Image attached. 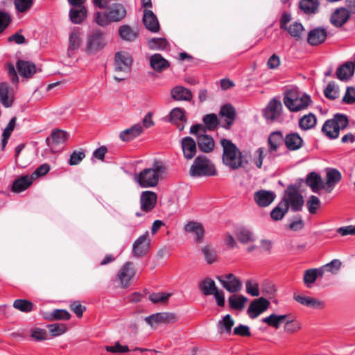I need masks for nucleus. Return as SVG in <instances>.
<instances>
[{
  "label": "nucleus",
  "instance_id": "nucleus-1",
  "mask_svg": "<svg viewBox=\"0 0 355 355\" xmlns=\"http://www.w3.org/2000/svg\"><path fill=\"white\" fill-rule=\"evenodd\" d=\"M166 167L162 162L156 160L152 167L144 168L135 175V180L144 188L154 187L159 182V176L164 174Z\"/></svg>",
  "mask_w": 355,
  "mask_h": 355
},
{
  "label": "nucleus",
  "instance_id": "nucleus-2",
  "mask_svg": "<svg viewBox=\"0 0 355 355\" xmlns=\"http://www.w3.org/2000/svg\"><path fill=\"white\" fill-rule=\"evenodd\" d=\"M261 321L276 329H278L281 324L284 323V330L287 334L296 333L302 328L301 322L291 314L277 315L272 313L263 318Z\"/></svg>",
  "mask_w": 355,
  "mask_h": 355
},
{
  "label": "nucleus",
  "instance_id": "nucleus-3",
  "mask_svg": "<svg viewBox=\"0 0 355 355\" xmlns=\"http://www.w3.org/2000/svg\"><path fill=\"white\" fill-rule=\"evenodd\" d=\"M220 144L223 148V163L234 170L241 167L243 165L242 155L237 146L227 139H221Z\"/></svg>",
  "mask_w": 355,
  "mask_h": 355
},
{
  "label": "nucleus",
  "instance_id": "nucleus-4",
  "mask_svg": "<svg viewBox=\"0 0 355 355\" xmlns=\"http://www.w3.org/2000/svg\"><path fill=\"white\" fill-rule=\"evenodd\" d=\"M283 102L290 112H297L307 109L312 100L306 94H300L296 90L291 89L284 93Z\"/></svg>",
  "mask_w": 355,
  "mask_h": 355
},
{
  "label": "nucleus",
  "instance_id": "nucleus-5",
  "mask_svg": "<svg viewBox=\"0 0 355 355\" xmlns=\"http://www.w3.org/2000/svg\"><path fill=\"white\" fill-rule=\"evenodd\" d=\"M348 125V119L343 114H336L334 119L325 121L322 128V132L329 139H336L340 130Z\"/></svg>",
  "mask_w": 355,
  "mask_h": 355
},
{
  "label": "nucleus",
  "instance_id": "nucleus-6",
  "mask_svg": "<svg viewBox=\"0 0 355 355\" xmlns=\"http://www.w3.org/2000/svg\"><path fill=\"white\" fill-rule=\"evenodd\" d=\"M216 173L214 165L205 155L198 156L189 171V174L192 177L212 176Z\"/></svg>",
  "mask_w": 355,
  "mask_h": 355
},
{
  "label": "nucleus",
  "instance_id": "nucleus-7",
  "mask_svg": "<svg viewBox=\"0 0 355 355\" xmlns=\"http://www.w3.org/2000/svg\"><path fill=\"white\" fill-rule=\"evenodd\" d=\"M282 201L285 202L288 209L291 207L293 211H301L304 202L302 195L298 191V187L295 185H289L287 187Z\"/></svg>",
  "mask_w": 355,
  "mask_h": 355
},
{
  "label": "nucleus",
  "instance_id": "nucleus-8",
  "mask_svg": "<svg viewBox=\"0 0 355 355\" xmlns=\"http://www.w3.org/2000/svg\"><path fill=\"white\" fill-rule=\"evenodd\" d=\"M106 44L103 33L101 30H96L87 36L86 51L89 54H95L102 50Z\"/></svg>",
  "mask_w": 355,
  "mask_h": 355
},
{
  "label": "nucleus",
  "instance_id": "nucleus-9",
  "mask_svg": "<svg viewBox=\"0 0 355 355\" xmlns=\"http://www.w3.org/2000/svg\"><path fill=\"white\" fill-rule=\"evenodd\" d=\"M178 317L174 313L162 312L152 314L145 318L146 322L151 327L160 324H172L177 322Z\"/></svg>",
  "mask_w": 355,
  "mask_h": 355
},
{
  "label": "nucleus",
  "instance_id": "nucleus-10",
  "mask_svg": "<svg viewBox=\"0 0 355 355\" xmlns=\"http://www.w3.org/2000/svg\"><path fill=\"white\" fill-rule=\"evenodd\" d=\"M217 279L222 286L230 293H236L242 288L241 281L232 273L218 276Z\"/></svg>",
  "mask_w": 355,
  "mask_h": 355
},
{
  "label": "nucleus",
  "instance_id": "nucleus-11",
  "mask_svg": "<svg viewBox=\"0 0 355 355\" xmlns=\"http://www.w3.org/2000/svg\"><path fill=\"white\" fill-rule=\"evenodd\" d=\"M135 275V270L132 262H127L120 269L117 278L120 282L121 287L127 288L130 286L131 280Z\"/></svg>",
  "mask_w": 355,
  "mask_h": 355
},
{
  "label": "nucleus",
  "instance_id": "nucleus-12",
  "mask_svg": "<svg viewBox=\"0 0 355 355\" xmlns=\"http://www.w3.org/2000/svg\"><path fill=\"white\" fill-rule=\"evenodd\" d=\"M150 246V239L148 232L139 236L133 243L132 253L136 257H141L145 255Z\"/></svg>",
  "mask_w": 355,
  "mask_h": 355
},
{
  "label": "nucleus",
  "instance_id": "nucleus-13",
  "mask_svg": "<svg viewBox=\"0 0 355 355\" xmlns=\"http://www.w3.org/2000/svg\"><path fill=\"white\" fill-rule=\"evenodd\" d=\"M270 306V302L264 298L259 297L253 300L248 309V313L250 318H256L261 313L266 311Z\"/></svg>",
  "mask_w": 355,
  "mask_h": 355
},
{
  "label": "nucleus",
  "instance_id": "nucleus-14",
  "mask_svg": "<svg viewBox=\"0 0 355 355\" xmlns=\"http://www.w3.org/2000/svg\"><path fill=\"white\" fill-rule=\"evenodd\" d=\"M219 116L225 118L224 120L220 121V125L222 128L228 130L231 128L235 120V109L230 104L224 105L220 110Z\"/></svg>",
  "mask_w": 355,
  "mask_h": 355
},
{
  "label": "nucleus",
  "instance_id": "nucleus-15",
  "mask_svg": "<svg viewBox=\"0 0 355 355\" xmlns=\"http://www.w3.org/2000/svg\"><path fill=\"white\" fill-rule=\"evenodd\" d=\"M350 18V12L345 8H336L330 15V23L336 28L342 27Z\"/></svg>",
  "mask_w": 355,
  "mask_h": 355
},
{
  "label": "nucleus",
  "instance_id": "nucleus-16",
  "mask_svg": "<svg viewBox=\"0 0 355 355\" xmlns=\"http://www.w3.org/2000/svg\"><path fill=\"white\" fill-rule=\"evenodd\" d=\"M132 57L125 51L118 52L115 55L114 68L116 71L128 72L132 64Z\"/></svg>",
  "mask_w": 355,
  "mask_h": 355
},
{
  "label": "nucleus",
  "instance_id": "nucleus-17",
  "mask_svg": "<svg viewBox=\"0 0 355 355\" xmlns=\"http://www.w3.org/2000/svg\"><path fill=\"white\" fill-rule=\"evenodd\" d=\"M276 194L274 191L261 189L254 193V200L260 207L269 206L275 199Z\"/></svg>",
  "mask_w": 355,
  "mask_h": 355
},
{
  "label": "nucleus",
  "instance_id": "nucleus-18",
  "mask_svg": "<svg viewBox=\"0 0 355 355\" xmlns=\"http://www.w3.org/2000/svg\"><path fill=\"white\" fill-rule=\"evenodd\" d=\"M68 133L62 130L53 131L51 134V138L47 137L46 143L53 152L56 150L58 146L64 144L68 139Z\"/></svg>",
  "mask_w": 355,
  "mask_h": 355
},
{
  "label": "nucleus",
  "instance_id": "nucleus-19",
  "mask_svg": "<svg viewBox=\"0 0 355 355\" xmlns=\"http://www.w3.org/2000/svg\"><path fill=\"white\" fill-rule=\"evenodd\" d=\"M282 104L279 99L274 98L270 101L265 110V116L271 121L277 120L282 114Z\"/></svg>",
  "mask_w": 355,
  "mask_h": 355
},
{
  "label": "nucleus",
  "instance_id": "nucleus-20",
  "mask_svg": "<svg viewBox=\"0 0 355 355\" xmlns=\"http://www.w3.org/2000/svg\"><path fill=\"white\" fill-rule=\"evenodd\" d=\"M342 175L336 168H327L326 171V181L324 184V189L330 193L335 186L341 180Z\"/></svg>",
  "mask_w": 355,
  "mask_h": 355
},
{
  "label": "nucleus",
  "instance_id": "nucleus-21",
  "mask_svg": "<svg viewBox=\"0 0 355 355\" xmlns=\"http://www.w3.org/2000/svg\"><path fill=\"white\" fill-rule=\"evenodd\" d=\"M327 36V31L324 28L317 27L308 33L307 42L311 46H317L323 43Z\"/></svg>",
  "mask_w": 355,
  "mask_h": 355
},
{
  "label": "nucleus",
  "instance_id": "nucleus-22",
  "mask_svg": "<svg viewBox=\"0 0 355 355\" xmlns=\"http://www.w3.org/2000/svg\"><path fill=\"white\" fill-rule=\"evenodd\" d=\"M157 202V195L150 191L142 192L140 198L141 209L145 212L151 211Z\"/></svg>",
  "mask_w": 355,
  "mask_h": 355
},
{
  "label": "nucleus",
  "instance_id": "nucleus-23",
  "mask_svg": "<svg viewBox=\"0 0 355 355\" xmlns=\"http://www.w3.org/2000/svg\"><path fill=\"white\" fill-rule=\"evenodd\" d=\"M110 19L112 22H119L122 21L126 16L127 12L121 3H113L107 10Z\"/></svg>",
  "mask_w": 355,
  "mask_h": 355
},
{
  "label": "nucleus",
  "instance_id": "nucleus-24",
  "mask_svg": "<svg viewBox=\"0 0 355 355\" xmlns=\"http://www.w3.org/2000/svg\"><path fill=\"white\" fill-rule=\"evenodd\" d=\"M181 146L184 157L187 159H191L196 154L197 146L196 141L190 137H186L182 139Z\"/></svg>",
  "mask_w": 355,
  "mask_h": 355
},
{
  "label": "nucleus",
  "instance_id": "nucleus-25",
  "mask_svg": "<svg viewBox=\"0 0 355 355\" xmlns=\"http://www.w3.org/2000/svg\"><path fill=\"white\" fill-rule=\"evenodd\" d=\"M143 22L146 28L151 32L157 33L159 30V24L155 15L150 10H145Z\"/></svg>",
  "mask_w": 355,
  "mask_h": 355
},
{
  "label": "nucleus",
  "instance_id": "nucleus-26",
  "mask_svg": "<svg viewBox=\"0 0 355 355\" xmlns=\"http://www.w3.org/2000/svg\"><path fill=\"white\" fill-rule=\"evenodd\" d=\"M284 143L289 150H297L303 146L304 141L298 133L292 132L285 136Z\"/></svg>",
  "mask_w": 355,
  "mask_h": 355
},
{
  "label": "nucleus",
  "instance_id": "nucleus-27",
  "mask_svg": "<svg viewBox=\"0 0 355 355\" xmlns=\"http://www.w3.org/2000/svg\"><path fill=\"white\" fill-rule=\"evenodd\" d=\"M354 69V62H347L337 69L336 76L340 80L347 81L353 76Z\"/></svg>",
  "mask_w": 355,
  "mask_h": 355
},
{
  "label": "nucleus",
  "instance_id": "nucleus-28",
  "mask_svg": "<svg viewBox=\"0 0 355 355\" xmlns=\"http://www.w3.org/2000/svg\"><path fill=\"white\" fill-rule=\"evenodd\" d=\"M306 183L314 193H318L324 189L321 176L315 172H311L308 174Z\"/></svg>",
  "mask_w": 355,
  "mask_h": 355
},
{
  "label": "nucleus",
  "instance_id": "nucleus-29",
  "mask_svg": "<svg viewBox=\"0 0 355 355\" xmlns=\"http://www.w3.org/2000/svg\"><path fill=\"white\" fill-rule=\"evenodd\" d=\"M119 35L123 40L132 42L138 37L139 31L130 25L124 24L119 28Z\"/></svg>",
  "mask_w": 355,
  "mask_h": 355
},
{
  "label": "nucleus",
  "instance_id": "nucleus-30",
  "mask_svg": "<svg viewBox=\"0 0 355 355\" xmlns=\"http://www.w3.org/2000/svg\"><path fill=\"white\" fill-rule=\"evenodd\" d=\"M33 181L31 175H23L13 182L12 191L15 193L22 192L27 189Z\"/></svg>",
  "mask_w": 355,
  "mask_h": 355
},
{
  "label": "nucleus",
  "instance_id": "nucleus-31",
  "mask_svg": "<svg viewBox=\"0 0 355 355\" xmlns=\"http://www.w3.org/2000/svg\"><path fill=\"white\" fill-rule=\"evenodd\" d=\"M294 299L297 302L308 307L322 309L324 306V303L322 301L304 295H295Z\"/></svg>",
  "mask_w": 355,
  "mask_h": 355
},
{
  "label": "nucleus",
  "instance_id": "nucleus-32",
  "mask_svg": "<svg viewBox=\"0 0 355 355\" xmlns=\"http://www.w3.org/2000/svg\"><path fill=\"white\" fill-rule=\"evenodd\" d=\"M150 65L156 71L161 72L169 67V62L160 54L155 53L150 57Z\"/></svg>",
  "mask_w": 355,
  "mask_h": 355
},
{
  "label": "nucleus",
  "instance_id": "nucleus-33",
  "mask_svg": "<svg viewBox=\"0 0 355 355\" xmlns=\"http://www.w3.org/2000/svg\"><path fill=\"white\" fill-rule=\"evenodd\" d=\"M171 96L175 101H189L192 99L193 95L191 92L182 86H176L171 90Z\"/></svg>",
  "mask_w": 355,
  "mask_h": 355
},
{
  "label": "nucleus",
  "instance_id": "nucleus-34",
  "mask_svg": "<svg viewBox=\"0 0 355 355\" xmlns=\"http://www.w3.org/2000/svg\"><path fill=\"white\" fill-rule=\"evenodd\" d=\"M81 36L82 33L78 28H74L71 30L69 34L68 47V53L70 56L72 51L76 50L80 46L82 42Z\"/></svg>",
  "mask_w": 355,
  "mask_h": 355
},
{
  "label": "nucleus",
  "instance_id": "nucleus-35",
  "mask_svg": "<svg viewBox=\"0 0 355 355\" xmlns=\"http://www.w3.org/2000/svg\"><path fill=\"white\" fill-rule=\"evenodd\" d=\"M17 68L19 73L26 78L32 76L36 71V67L33 63L24 60H19Z\"/></svg>",
  "mask_w": 355,
  "mask_h": 355
},
{
  "label": "nucleus",
  "instance_id": "nucleus-36",
  "mask_svg": "<svg viewBox=\"0 0 355 355\" xmlns=\"http://www.w3.org/2000/svg\"><path fill=\"white\" fill-rule=\"evenodd\" d=\"M143 131L141 124L137 123L132 127L121 132L120 138L124 141H128L138 137Z\"/></svg>",
  "mask_w": 355,
  "mask_h": 355
},
{
  "label": "nucleus",
  "instance_id": "nucleus-37",
  "mask_svg": "<svg viewBox=\"0 0 355 355\" xmlns=\"http://www.w3.org/2000/svg\"><path fill=\"white\" fill-rule=\"evenodd\" d=\"M197 142L200 150L206 153L211 152L215 146L214 139L206 134L200 135Z\"/></svg>",
  "mask_w": 355,
  "mask_h": 355
},
{
  "label": "nucleus",
  "instance_id": "nucleus-38",
  "mask_svg": "<svg viewBox=\"0 0 355 355\" xmlns=\"http://www.w3.org/2000/svg\"><path fill=\"white\" fill-rule=\"evenodd\" d=\"M320 6L319 0H300V8L307 15H314L318 12Z\"/></svg>",
  "mask_w": 355,
  "mask_h": 355
},
{
  "label": "nucleus",
  "instance_id": "nucleus-39",
  "mask_svg": "<svg viewBox=\"0 0 355 355\" xmlns=\"http://www.w3.org/2000/svg\"><path fill=\"white\" fill-rule=\"evenodd\" d=\"M184 230L186 232L196 235V242L201 243L202 241L205 231L200 223L193 221L189 222L185 225Z\"/></svg>",
  "mask_w": 355,
  "mask_h": 355
},
{
  "label": "nucleus",
  "instance_id": "nucleus-40",
  "mask_svg": "<svg viewBox=\"0 0 355 355\" xmlns=\"http://www.w3.org/2000/svg\"><path fill=\"white\" fill-rule=\"evenodd\" d=\"M284 138L280 131H276L271 133L268 139V150L270 153L277 151L278 148L282 144Z\"/></svg>",
  "mask_w": 355,
  "mask_h": 355
},
{
  "label": "nucleus",
  "instance_id": "nucleus-41",
  "mask_svg": "<svg viewBox=\"0 0 355 355\" xmlns=\"http://www.w3.org/2000/svg\"><path fill=\"white\" fill-rule=\"evenodd\" d=\"M0 102L6 107H10L13 103L12 96L10 94L8 85L6 83H0Z\"/></svg>",
  "mask_w": 355,
  "mask_h": 355
},
{
  "label": "nucleus",
  "instance_id": "nucleus-42",
  "mask_svg": "<svg viewBox=\"0 0 355 355\" xmlns=\"http://www.w3.org/2000/svg\"><path fill=\"white\" fill-rule=\"evenodd\" d=\"M199 289L205 295H211L218 288L215 282L209 277L204 279L199 283Z\"/></svg>",
  "mask_w": 355,
  "mask_h": 355
},
{
  "label": "nucleus",
  "instance_id": "nucleus-43",
  "mask_svg": "<svg viewBox=\"0 0 355 355\" xmlns=\"http://www.w3.org/2000/svg\"><path fill=\"white\" fill-rule=\"evenodd\" d=\"M87 16V9L85 6L78 8H71L69 10V17L73 24H80Z\"/></svg>",
  "mask_w": 355,
  "mask_h": 355
},
{
  "label": "nucleus",
  "instance_id": "nucleus-44",
  "mask_svg": "<svg viewBox=\"0 0 355 355\" xmlns=\"http://www.w3.org/2000/svg\"><path fill=\"white\" fill-rule=\"evenodd\" d=\"M170 121L174 123H176L179 130L182 131L184 129V125L183 124H178V123L184 122L186 121L184 111L179 107L173 109L170 113Z\"/></svg>",
  "mask_w": 355,
  "mask_h": 355
},
{
  "label": "nucleus",
  "instance_id": "nucleus-45",
  "mask_svg": "<svg viewBox=\"0 0 355 355\" xmlns=\"http://www.w3.org/2000/svg\"><path fill=\"white\" fill-rule=\"evenodd\" d=\"M316 122L315 116L312 113H309L300 119L299 126L303 130H308L313 128L316 125Z\"/></svg>",
  "mask_w": 355,
  "mask_h": 355
},
{
  "label": "nucleus",
  "instance_id": "nucleus-46",
  "mask_svg": "<svg viewBox=\"0 0 355 355\" xmlns=\"http://www.w3.org/2000/svg\"><path fill=\"white\" fill-rule=\"evenodd\" d=\"M228 302L232 309L242 310L248 302V298L241 295H232L229 297Z\"/></svg>",
  "mask_w": 355,
  "mask_h": 355
},
{
  "label": "nucleus",
  "instance_id": "nucleus-47",
  "mask_svg": "<svg viewBox=\"0 0 355 355\" xmlns=\"http://www.w3.org/2000/svg\"><path fill=\"white\" fill-rule=\"evenodd\" d=\"M234 324V321L230 315L227 314L223 317L221 320L218 322V331L220 334H230L232 328Z\"/></svg>",
  "mask_w": 355,
  "mask_h": 355
},
{
  "label": "nucleus",
  "instance_id": "nucleus-48",
  "mask_svg": "<svg viewBox=\"0 0 355 355\" xmlns=\"http://www.w3.org/2000/svg\"><path fill=\"white\" fill-rule=\"evenodd\" d=\"M288 211L285 202L281 201L270 212V217L274 220H282Z\"/></svg>",
  "mask_w": 355,
  "mask_h": 355
},
{
  "label": "nucleus",
  "instance_id": "nucleus-49",
  "mask_svg": "<svg viewBox=\"0 0 355 355\" xmlns=\"http://www.w3.org/2000/svg\"><path fill=\"white\" fill-rule=\"evenodd\" d=\"M237 239L243 244H248L253 242L255 239L253 234L249 230L241 228L236 232Z\"/></svg>",
  "mask_w": 355,
  "mask_h": 355
},
{
  "label": "nucleus",
  "instance_id": "nucleus-50",
  "mask_svg": "<svg viewBox=\"0 0 355 355\" xmlns=\"http://www.w3.org/2000/svg\"><path fill=\"white\" fill-rule=\"evenodd\" d=\"M285 30L288 31L291 37L298 40L303 34L304 28L301 23L295 21L288 26Z\"/></svg>",
  "mask_w": 355,
  "mask_h": 355
},
{
  "label": "nucleus",
  "instance_id": "nucleus-51",
  "mask_svg": "<svg viewBox=\"0 0 355 355\" xmlns=\"http://www.w3.org/2000/svg\"><path fill=\"white\" fill-rule=\"evenodd\" d=\"M33 304L27 300L18 299L14 301L13 307L21 312L29 313L33 309Z\"/></svg>",
  "mask_w": 355,
  "mask_h": 355
},
{
  "label": "nucleus",
  "instance_id": "nucleus-52",
  "mask_svg": "<svg viewBox=\"0 0 355 355\" xmlns=\"http://www.w3.org/2000/svg\"><path fill=\"white\" fill-rule=\"evenodd\" d=\"M148 47L153 50H164L168 46V42L165 38H152L148 41Z\"/></svg>",
  "mask_w": 355,
  "mask_h": 355
},
{
  "label": "nucleus",
  "instance_id": "nucleus-53",
  "mask_svg": "<svg viewBox=\"0 0 355 355\" xmlns=\"http://www.w3.org/2000/svg\"><path fill=\"white\" fill-rule=\"evenodd\" d=\"M202 121L205 124L206 128L210 131L215 130L220 123L215 114H209L205 115L203 117Z\"/></svg>",
  "mask_w": 355,
  "mask_h": 355
},
{
  "label": "nucleus",
  "instance_id": "nucleus-54",
  "mask_svg": "<svg viewBox=\"0 0 355 355\" xmlns=\"http://www.w3.org/2000/svg\"><path fill=\"white\" fill-rule=\"evenodd\" d=\"M33 0H14V5L17 12H27L33 6Z\"/></svg>",
  "mask_w": 355,
  "mask_h": 355
},
{
  "label": "nucleus",
  "instance_id": "nucleus-55",
  "mask_svg": "<svg viewBox=\"0 0 355 355\" xmlns=\"http://www.w3.org/2000/svg\"><path fill=\"white\" fill-rule=\"evenodd\" d=\"M324 95L329 99H336L338 96V87L334 82H330L324 89Z\"/></svg>",
  "mask_w": 355,
  "mask_h": 355
},
{
  "label": "nucleus",
  "instance_id": "nucleus-56",
  "mask_svg": "<svg viewBox=\"0 0 355 355\" xmlns=\"http://www.w3.org/2000/svg\"><path fill=\"white\" fill-rule=\"evenodd\" d=\"M320 205V200L315 196H311L306 202V207L311 214H316Z\"/></svg>",
  "mask_w": 355,
  "mask_h": 355
},
{
  "label": "nucleus",
  "instance_id": "nucleus-57",
  "mask_svg": "<svg viewBox=\"0 0 355 355\" xmlns=\"http://www.w3.org/2000/svg\"><path fill=\"white\" fill-rule=\"evenodd\" d=\"M171 296V293H153L150 295V300L154 303H165L168 301V298Z\"/></svg>",
  "mask_w": 355,
  "mask_h": 355
},
{
  "label": "nucleus",
  "instance_id": "nucleus-58",
  "mask_svg": "<svg viewBox=\"0 0 355 355\" xmlns=\"http://www.w3.org/2000/svg\"><path fill=\"white\" fill-rule=\"evenodd\" d=\"M95 21L101 26H107L112 22L107 11L97 12L95 15Z\"/></svg>",
  "mask_w": 355,
  "mask_h": 355
},
{
  "label": "nucleus",
  "instance_id": "nucleus-59",
  "mask_svg": "<svg viewBox=\"0 0 355 355\" xmlns=\"http://www.w3.org/2000/svg\"><path fill=\"white\" fill-rule=\"evenodd\" d=\"M31 336L37 341L49 339V334L46 330L40 328H34L31 330Z\"/></svg>",
  "mask_w": 355,
  "mask_h": 355
},
{
  "label": "nucleus",
  "instance_id": "nucleus-60",
  "mask_svg": "<svg viewBox=\"0 0 355 355\" xmlns=\"http://www.w3.org/2000/svg\"><path fill=\"white\" fill-rule=\"evenodd\" d=\"M48 327L49 332L53 337L58 336L64 334L67 329V327L63 324H53L49 325Z\"/></svg>",
  "mask_w": 355,
  "mask_h": 355
},
{
  "label": "nucleus",
  "instance_id": "nucleus-61",
  "mask_svg": "<svg viewBox=\"0 0 355 355\" xmlns=\"http://www.w3.org/2000/svg\"><path fill=\"white\" fill-rule=\"evenodd\" d=\"M85 157L83 150H74L70 155L69 164L74 166L78 164Z\"/></svg>",
  "mask_w": 355,
  "mask_h": 355
},
{
  "label": "nucleus",
  "instance_id": "nucleus-62",
  "mask_svg": "<svg viewBox=\"0 0 355 355\" xmlns=\"http://www.w3.org/2000/svg\"><path fill=\"white\" fill-rule=\"evenodd\" d=\"M246 292L252 296L257 297L259 295V285L252 279L245 282Z\"/></svg>",
  "mask_w": 355,
  "mask_h": 355
},
{
  "label": "nucleus",
  "instance_id": "nucleus-63",
  "mask_svg": "<svg viewBox=\"0 0 355 355\" xmlns=\"http://www.w3.org/2000/svg\"><path fill=\"white\" fill-rule=\"evenodd\" d=\"M202 252L204 254L206 261L211 264L216 259V254L214 250L209 246H205L202 248Z\"/></svg>",
  "mask_w": 355,
  "mask_h": 355
},
{
  "label": "nucleus",
  "instance_id": "nucleus-64",
  "mask_svg": "<svg viewBox=\"0 0 355 355\" xmlns=\"http://www.w3.org/2000/svg\"><path fill=\"white\" fill-rule=\"evenodd\" d=\"M343 101L346 104L355 103V88L348 87L343 98Z\"/></svg>",
  "mask_w": 355,
  "mask_h": 355
}]
</instances>
